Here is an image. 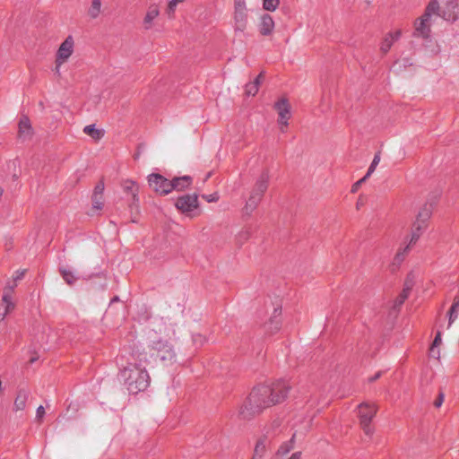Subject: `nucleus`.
<instances>
[{
    "mask_svg": "<svg viewBox=\"0 0 459 459\" xmlns=\"http://www.w3.org/2000/svg\"><path fill=\"white\" fill-rule=\"evenodd\" d=\"M290 389L289 383L284 380L255 386L239 406L238 419L251 420L264 410L283 403L288 398Z\"/></svg>",
    "mask_w": 459,
    "mask_h": 459,
    "instance_id": "f257e3e1",
    "label": "nucleus"
},
{
    "mask_svg": "<svg viewBox=\"0 0 459 459\" xmlns=\"http://www.w3.org/2000/svg\"><path fill=\"white\" fill-rule=\"evenodd\" d=\"M127 390L131 394L143 392L150 385V376L145 368L126 366L120 372Z\"/></svg>",
    "mask_w": 459,
    "mask_h": 459,
    "instance_id": "f03ea898",
    "label": "nucleus"
},
{
    "mask_svg": "<svg viewBox=\"0 0 459 459\" xmlns=\"http://www.w3.org/2000/svg\"><path fill=\"white\" fill-rule=\"evenodd\" d=\"M378 411V405L375 402H363L357 407V416L361 429L367 435L371 437L375 431L371 424L373 419Z\"/></svg>",
    "mask_w": 459,
    "mask_h": 459,
    "instance_id": "7ed1b4c3",
    "label": "nucleus"
},
{
    "mask_svg": "<svg viewBox=\"0 0 459 459\" xmlns=\"http://www.w3.org/2000/svg\"><path fill=\"white\" fill-rule=\"evenodd\" d=\"M269 178L270 177L268 172L264 171L256 179L244 208L247 213L255 210L259 203L262 201L264 195L268 188Z\"/></svg>",
    "mask_w": 459,
    "mask_h": 459,
    "instance_id": "20e7f679",
    "label": "nucleus"
},
{
    "mask_svg": "<svg viewBox=\"0 0 459 459\" xmlns=\"http://www.w3.org/2000/svg\"><path fill=\"white\" fill-rule=\"evenodd\" d=\"M149 355L150 358L158 359L162 363H171L176 358L172 345L164 340L155 341L149 345Z\"/></svg>",
    "mask_w": 459,
    "mask_h": 459,
    "instance_id": "39448f33",
    "label": "nucleus"
},
{
    "mask_svg": "<svg viewBox=\"0 0 459 459\" xmlns=\"http://www.w3.org/2000/svg\"><path fill=\"white\" fill-rule=\"evenodd\" d=\"M149 346L147 349L143 348L139 345H133L127 358V366H133L134 368H145L150 362Z\"/></svg>",
    "mask_w": 459,
    "mask_h": 459,
    "instance_id": "423d86ee",
    "label": "nucleus"
},
{
    "mask_svg": "<svg viewBox=\"0 0 459 459\" xmlns=\"http://www.w3.org/2000/svg\"><path fill=\"white\" fill-rule=\"evenodd\" d=\"M150 187L158 195H166L171 192V180L167 179L158 173H152L148 177Z\"/></svg>",
    "mask_w": 459,
    "mask_h": 459,
    "instance_id": "0eeeda50",
    "label": "nucleus"
},
{
    "mask_svg": "<svg viewBox=\"0 0 459 459\" xmlns=\"http://www.w3.org/2000/svg\"><path fill=\"white\" fill-rule=\"evenodd\" d=\"M74 40L68 36L60 45L56 56V71L59 72L60 66L68 60L74 52Z\"/></svg>",
    "mask_w": 459,
    "mask_h": 459,
    "instance_id": "6e6552de",
    "label": "nucleus"
},
{
    "mask_svg": "<svg viewBox=\"0 0 459 459\" xmlns=\"http://www.w3.org/2000/svg\"><path fill=\"white\" fill-rule=\"evenodd\" d=\"M274 108L279 115L280 129L282 133H284L291 117L290 105L289 100L286 98L280 99L277 102L274 103Z\"/></svg>",
    "mask_w": 459,
    "mask_h": 459,
    "instance_id": "1a4fd4ad",
    "label": "nucleus"
},
{
    "mask_svg": "<svg viewBox=\"0 0 459 459\" xmlns=\"http://www.w3.org/2000/svg\"><path fill=\"white\" fill-rule=\"evenodd\" d=\"M175 205L182 213L188 214L198 208V195L193 194L179 196L177 199Z\"/></svg>",
    "mask_w": 459,
    "mask_h": 459,
    "instance_id": "9d476101",
    "label": "nucleus"
},
{
    "mask_svg": "<svg viewBox=\"0 0 459 459\" xmlns=\"http://www.w3.org/2000/svg\"><path fill=\"white\" fill-rule=\"evenodd\" d=\"M440 15L446 21H456L459 18L458 0H448Z\"/></svg>",
    "mask_w": 459,
    "mask_h": 459,
    "instance_id": "9b49d317",
    "label": "nucleus"
},
{
    "mask_svg": "<svg viewBox=\"0 0 459 459\" xmlns=\"http://www.w3.org/2000/svg\"><path fill=\"white\" fill-rule=\"evenodd\" d=\"M402 35V31L400 30H396L394 31H390L384 37L381 44H380V51L383 55H386L391 49L392 46L395 41H397Z\"/></svg>",
    "mask_w": 459,
    "mask_h": 459,
    "instance_id": "f8f14e48",
    "label": "nucleus"
},
{
    "mask_svg": "<svg viewBox=\"0 0 459 459\" xmlns=\"http://www.w3.org/2000/svg\"><path fill=\"white\" fill-rule=\"evenodd\" d=\"M414 28L418 35L426 39L429 38L430 34V18L424 17V14H422L420 18L415 21Z\"/></svg>",
    "mask_w": 459,
    "mask_h": 459,
    "instance_id": "ddd939ff",
    "label": "nucleus"
},
{
    "mask_svg": "<svg viewBox=\"0 0 459 459\" xmlns=\"http://www.w3.org/2000/svg\"><path fill=\"white\" fill-rule=\"evenodd\" d=\"M160 15V7L156 4H150L143 21L144 30H151L154 20Z\"/></svg>",
    "mask_w": 459,
    "mask_h": 459,
    "instance_id": "4468645a",
    "label": "nucleus"
},
{
    "mask_svg": "<svg viewBox=\"0 0 459 459\" xmlns=\"http://www.w3.org/2000/svg\"><path fill=\"white\" fill-rule=\"evenodd\" d=\"M122 187L126 194L132 196L133 203H132L131 206L133 204L137 205L138 201H139V198H138L139 186L136 184V182H134L131 179L124 180L122 183Z\"/></svg>",
    "mask_w": 459,
    "mask_h": 459,
    "instance_id": "2eb2a0df",
    "label": "nucleus"
},
{
    "mask_svg": "<svg viewBox=\"0 0 459 459\" xmlns=\"http://www.w3.org/2000/svg\"><path fill=\"white\" fill-rule=\"evenodd\" d=\"M428 227L429 226H427L423 223L414 221L411 225V232H410V236H409V238H411V243L417 244V242L419 241L420 237L423 235L425 230L428 229Z\"/></svg>",
    "mask_w": 459,
    "mask_h": 459,
    "instance_id": "dca6fc26",
    "label": "nucleus"
},
{
    "mask_svg": "<svg viewBox=\"0 0 459 459\" xmlns=\"http://www.w3.org/2000/svg\"><path fill=\"white\" fill-rule=\"evenodd\" d=\"M411 289H412V283L410 281H405L403 290L394 300L393 307L394 309H399L403 306V304L405 302V300L409 298Z\"/></svg>",
    "mask_w": 459,
    "mask_h": 459,
    "instance_id": "f3484780",
    "label": "nucleus"
},
{
    "mask_svg": "<svg viewBox=\"0 0 459 459\" xmlns=\"http://www.w3.org/2000/svg\"><path fill=\"white\" fill-rule=\"evenodd\" d=\"M192 184V178L189 176H183L178 178H174L171 179V192L173 190L177 191H184L187 189Z\"/></svg>",
    "mask_w": 459,
    "mask_h": 459,
    "instance_id": "a211bd4d",
    "label": "nucleus"
},
{
    "mask_svg": "<svg viewBox=\"0 0 459 459\" xmlns=\"http://www.w3.org/2000/svg\"><path fill=\"white\" fill-rule=\"evenodd\" d=\"M18 135L20 138H28L32 135V127L30 125V121L27 116H23L21 117L18 124Z\"/></svg>",
    "mask_w": 459,
    "mask_h": 459,
    "instance_id": "6ab92c4d",
    "label": "nucleus"
},
{
    "mask_svg": "<svg viewBox=\"0 0 459 459\" xmlns=\"http://www.w3.org/2000/svg\"><path fill=\"white\" fill-rule=\"evenodd\" d=\"M274 29V22L271 15L264 14L261 18L259 25L260 33L264 36L271 35Z\"/></svg>",
    "mask_w": 459,
    "mask_h": 459,
    "instance_id": "aec40b11",
    "label": "nucleus"
},
{
    "mask_svg": "<svg viewBox=\"0 0 459 459\" xmlns=\"http://www.w3.org/2000/svg\"><path fill=\"white\" fill-rule=\"evenodd\" d=\"M416 244H411V238L408 239V242L403 245V246H401L395 255H394V262L397 263V264H401L404 259L405 257L409 255V253L411 252V248L415 246Z\"/></svg>",
    "mask_w": 459,
    "mask_h": 459,
    "instance_id": "412c9836",
    "label": "nucleus"
},
{
    "mask_svg": "<svg viewBox=\"0 0 459 459\" xmlns=\"http://www.w3.org/2000/svg\"><path fill=\"white\" fill-rule=\"evenodd\" d=\"M281 308H275L273 311V316L270 318L269 322L266 324L268 327V331L271 333L277 332L281 327Z\"/></svg>",
    "mask_w": 459,
    "mask_h": 459,
    "instance_id": "4be33fe9",
    "label": "nucleus"
},
{
    "mask_svg": "<svg viewBox=\"0 0 459 459\" xmlns=\"http://www.w3.org/2000/svg\"><path fill=\"white\" fill-rule=\"evenodd\" d=\"M235 28L243 31L247 26V13L246 11L234 12Z\"/></svg>",
    "mask_w": 459,
    "mask_h": 459,
    "instance_id": "5701e85b",
    "label": "nucleus"
},
{
    "mask_svg": "<svg viewBox=\"0 0 459 459\" xmlns=\"http://www.w3.org/2000/svg\"><path fill=\"white\" fill-rule=\"evenodd\" d=\"M442 342V333L440 331H437L436 333V336L434 338L433 342L431 343V346L429 348V355L435 359L440 358V351L436 350V348L439 347Z\"/></svg>",
    "mask_w": 459,
    "mask_h": 459,
    "instance_id": "b1692460",
    "label": "nucleus"
},
{
    "mask_svg": "<svg viewBox=\"0 0 459 459\" xmlns=\"http://www.w3.org/2000/svg\"><path fill=\"white\" fill-rule=\"evenodd\" d=\"M459 311V296H455L448 311V327L456 320Z\"/></svg>",
    "mask_w": 459,
    "mask_h": 459,
    "instance_id": "393cba45",
    "label": "nucleus"
},
{
    "mask_svg": "<svg viewBox=\"0 0 459 459\" xmlns=\"http://www.w3.org/2000/svg\"><path fill=\"white\" fill-rule=\"evenodd\" d=\"M83 133L95 141H99L104 136V130L96 128L94 125L86 126L83 128Z\"/></svg>",
    "mask_w": 459,
    "mask_h": 459,
    "instance_id": "a878e982",
    "label": "nucleus"
},
{
    "mask_svg": "<svg viewBox=\"0 0 459 459\" xmlns=\"http://www.w3.org/2000/svg\"><path fill=\"white\" fill-rule=\"evenodd\" d=\"M431 213H432L431 210L429 207H427V206L422 207L419 211V212H418V214L416 216L415 221L429 226V220L431 218Z\"/></svg>",
    "mask_w": 459,
    "mask_h": 459,
    "instance_id": "bb28decb",
    "label": "nucleus"
},
{
    "mask_svg": "<svg viewBox=\"0 0 459 459\" xmlns=\"http://www.w3.org/2000/svg\"><path fill=\"white\" fill-rule=\"evenodd\" d=\"M28 394L25 391H20L14 400V410L22 411L26 407Z\"/></svg>",
    "mask_w": 459,
    "mask_h": 459,
    "instance_id": "cd10ccee",
    "label": "nucleus"
},
{
    "mask_svg": "<svg viewBox=\"0 0 459 459\" xmlns=\"http://www.w3.org/2000/svg\"><path fill=\"white\" fill-rule=\"evenodd\" d=\"M265 443H266L265 437L260 438L256 442L255 449H254V455L252 457H255L256 459H260L263 457V455H264V453L266 451V444Z\"/></svg>",
    "mask_w": 459,
    "mask_h": 459,
    "instance_id": "c85d7f7f",
    "label": "nucleus"
},
{
    "mask_svg": "<svg viewBox=\"0 0 459 459\" xmlns=\"http://www.w3.org/2000/svg\"><path fill=\"white\" fill-rule=\"evenodd\" d=\"M439 3L437 0H430L424 11V17L430 18L432 14H439Z\"/></svg>",
    "mask_w": 459,
    "mask_h": 459,
    "instance_id": "c756f323",
    "label": "nucleus"
},
{
    "mask_svg": "<svg viewBox=\"0 0 459 459\" xmlns=\"http://www.w3.org/2000/svg\"><path fill=\"white\" fill-rule=\"evenodd\" d=\"M101 13V0H91L88 14L91 18L96 19Z\"/></svg>",
    "mask_w": 459,
    "mask_h": 459,
    "instance_id": "7c9ffc66",
    "label": "nucleus"
},
{
    "mask_svg": "<svg viewBox=\"0 0 459 459\" xmlns=\"http://www.w3.org/2000/svg\"><path fill=\"white\" fill-rule=\"evenodd\" d=\"M184 3L183 1H176V0H169L168 5L165 10V13L167 14L169 19L175 18V12L178 4Z\"/></svg>",
    "mask_w": 459,
    "mask_h": 459,
    "instance_id": "2f4dec72",
    "label": "nucleus"
},
{
    "mask_svg": "<svg viewBox=\"0 0 459 459\" xmlns=\"http://www.w3.org/2000/svg\"><path fill=\"white\" fill-rule=\"evenodd\" d=\"M294 438H295V435L292 436V437L290 438V440L289 442H286V443L282 444L279 447L277 454H279V455H285V454H288L291 449H293V447H294Z\"/></svg>",
    "mask_w": 459,
    "mask_h": 459,
    "instance_id": "473e14b6",
    "label": "nucleus"
},
{
    "mask_svg": "<svg viewBox=\"0 0 459 459\" xmlns=\"http://www.w3.org/2000/svg\"><path fill=\"white\" fill-rule=\"evenodd\" d=\"M60 273L63 277V279L65 280V281L69 284V285H72L74 283V281H76V278L75 276L74 275V273L69 271V270H66V269H64V268H61L60 269Z\"/></svg>",
    "mask_w": 459,
    "mask_h": 459,
    "instance_id": "72a5a7b5",
    "label": "nucleus"
},
{
    "mask_svg": "<svg viewBox=\"0 0 459 459\" xmlns=\"http://www.w3.org/2000/svg\"><path fill=\"white\" fill-rule=\"evenodd\" d=\"M259 91V87H257L256 83H254L253 82H248L246 84V94L247 96H255Z\"/></svg>",
    "mask_w": 459,
    "mask_h": 459,
    "instance_id": "f704fd0d",
    "label": "nucleus"
},
{
    "mask_svg": "<svg viewBox=\"0 0 459 459\" xmlns=\"http://www.w3.org/2000/svg\"><path fill=\"white\" fill-rule=\"evenodd\" d=\"M91 200H92V209H95L97 211L102 210L103 205H104L102 196L92 195Z\"/></svg>",
    "mask_w": 459,
    "mask_h": 459,
    "instance_id": "c9c22d12",
    "label": "nucleus"
},
{
    "mask_svg": "<svg viewBox=\"0 0 459 459\" xmlns=\"http://www.w3.org/2000/svg\"><path fill=\"white\" fill-rule=\"evenodd\" d=\"M379 161H380V152H377L374 156L372 163L369 166L368 170V172L366 174V178H368L374 172V170L376 169V167L377 166Z\"/></svg>",
    "mask_w": 459,
    "mask_h": 459,
    "instance_id": "e433bc0d",
    "label": "nucleus"
},
{
    "mask_svg": "<svg viewBox=\"0 0 459 459\" xmlns=\"http://www.w3.org/2000/svg\"><path fill=\"white\" fill-rule=\"evenodd\" d=\"M280 4V0H264V8L267 11H274Z\"/></svg>",
    "mask_w": 459,
    "mask_h": 459,
    "instance_id": "4c0bfd02",
    "label": "nucleus"
},
{
    "mask_svg": "<svg viewBox=\"0 0 459 459\" xmlns=\"http://www.w3.org/2000/svg\"><path fill=\"white\" fill-rule=\"evenodd\" d=\"M105 189L104 181L100 180L97 183L94 187L92 195L102 196Z\"/></svg>",
    "mask_w": 459,
    "mask_h": 459,
    "instance_id": "58836bf2",
    "label": "nucleus"
},
{
    "mask_svg": "<svg viewBox=\"0 0 459 459\" xmlns=\"http://www.w3.org/2000/svg\"><path fill=\"white\" fill-rule=\"evenodd\" d=\"M193 342L195 345L203 346L206 342L205 336L197 333L193 336Z\"/></svg>",
    "mask_w": 459,
    "mask_h": 459,
    "instance_id": "ea45409f",
    "label": "nucleus"
},
{
    "mask_svg": "<svg viewBox=\"0 0 459 459\" xmlns=\"http://www.w3.org/2000/svg\"><path fill=\"white\" fill-rule=\"evenodd\" d=\"M46 411H45V408L42 406V405H39L37 409V412H36V418H37V420L41 423L42 422V420L44 418V415H45Z\"/></svg>",
    "mask_w": 459,
    "mask_h": 459,
    "instance_id": "a19ab883",
    "label": "nucleus"
},
{
    "mask_svg": "<svg viewBox=\"0 0 459 459\" xmlns=\"http://www.w3.org/2000/svg\"><path fill=\"white\" fill-rule=\"evenodd\" d=\"M444 399H445V394H444V393L440 392L438 394L437 397L434 401V403H433L434 406L436 408H439L442 405V403H444Z\"/></svg>",
    "mask_w": 459,
    "mask_h": 459,
    "instance_id": "79ce46f5",
    "label": "nucleus"
},
{
    "mask_svg": "<svg viewBox=\"0 0 459 459\" xmlns=\"http://www.w3.org/2000/svg\"><path fill=\"white\" fill-rule=\"evenodd\" d=\"M368 178H366V175L360 178L359 181H357L355 184L351 186V193H356L360 186L362 183H364L367 180Z\"/></svg>",
    "mask_w": 459,
    "mask_h": 459,
    "instance_id": "37998d69",
    "label": "nucleus"
},
{
    "mask_svg": "<svg viewBox=\"0 0 459 459\" xmlns=\"http://www.w3.org/2000/svg\"><path fill=\"white\" fill-rule=\"evenodd\" d=\"M235 11H246L244 0H235Z\"/></svg>",
    "mask_w": 459,
    "mask_h": 459,
    "instance_id": "c03bdc74",
    "label": "nucleus"
},
{
    "mask_svg": "<svg viewBox=\"0 0 459 459\" xmlns=\"http://www.w3.org/2000/svg\"><path fill=\"white\" fill-rule=\"evenodd\" d=\"M203 198H204L207 202H216L219 199V195L217 193L211 194L209 195H203Z\"/></svg>",
    "mask_w": 459,
    "mask_h": 459,
    "instance_id": "a18cd8bd",
    "label": "nucleus"
},
{
    "mask_svg": "<svg viewBox=\"0 0 459 459\" xmlns=\"http://www.w3.org/2000/svg\"><path fill=\"white\" fill-rule=\"evenodd\" d=\"M264 72H261L257 76L256 78L255 79V81L253 82L254 83H256L257 84V87H260V85L262 84V82H264Z\"/></svg>",
    "mask_w": 459,
    "mask_h": 459,
    "instance_id": "49530a36",
    "label": "nucleus"
},
{
    "mask_svg": "<svg viewBox=\"0 0 459 459\" xmlns=\"http://www.w3.org/2000/svg\"><path fill=\"white\" fill-rule=\"evenodd\" d=\"M281 421L280 420H274L271 423V428H273V429L279 428L281 426Z\"/></svg>",
    "mask_w": 459,
    "mask_h": 459,
    "instance_id": "de8ad7c7",
    "label": "nucleus"
},
{
    "mask_svg": "<svg viewBox=\"0 0 459 459\" xmlns=\"http://www.w3.org/2000/svg\"><path fill=\"white\" fill-rule=\"evenodd\" d=\"M302 453L301 452H295L293 453L289 459H301Z\"/></svg>",
    "mask_w": 459,
    "mask_h": 459,
    "instance_id": "09e8293b",
    "label": "nucleus"
},
{
    "mask_svg": "<svg viewBox=\"0 0 459 459\" xmlns=\"http://www.w3.org/2000/svg\"><path fill=\"white\" fill-rule=\"evenodd\" d=\"M381 376V372H377L374 377L369 378V382H374L378 379Z\"/></svg>",
    "mask_w": 459,
    "mask_h": 459,
    "instance_id": "8fccbe9b",
    "label": "nucleus"
},
{
    "mask_svg": "<svg viewBox=\"0 0 459 459\" xmlns=\"http://www.w3.org/2000/svg\"><path fill=\"white\" fill-rule=\"evenodd\" d=\"M23 274H24V273H23V272H22V273H21L20 274H18V275L16 276L15 280L22 279V276H23Z\"/></svg>",
    "mask_w": 459,
    "mask_h": 459,
    "instance_id": "3c124183",
    "label": "nucleus"
},
{
    "mask_svg": "<svg viewBox=\"0 0 459 459\" xmlns=\"http://www.w3.org/2000/svg\"><path fill=\"white\" fill-rule=\"evenodd\" d=\"M3 193H4V189L0 186V197L2 196Z\"/></svg>",
    "mask_w": 459,
    "mask_h": 459,
    "instance_id": "603ef678",
    "label": "nucleus"
},
{
    "mask_svg": "<svg viewBox=\"0 0 459 459\" xmlns=\"http://www.w3.org/2000/svg\"><path fill=\"white\" fill-rule=\"evenodd\" d=\"M251 459H256L255 457H252Z\"/></svg>",
    "mask_w": 459,
    "mask_h": 459,
    "instance_id": "864d4df0",
    "label": "nucleus"
}]
</instances>
